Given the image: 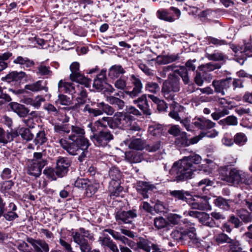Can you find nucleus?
I'll return each instance as SVG.
<instances>
[{"instance_id": "nucleus-1", "label": "nucleus", "mask_w": 252, "mask_h": 252, "mask_svg": "<svg viewBox=\"0 0 252 252\" xmlns=\"http://www.w3.org/2000/svg\"><path fill=\"white\" fill-rule=\"evenodd\" d=\"M201 160V157L197 154L184 157L174 163L170 171V174L175 177L174 181L177 183L191 179L193 172L196 171L194 165L200 163Z\"/></svg>"}, {"instance_id": "nucleus-2", "label": "nucleus", "mask_w": 252, "mask_h": 252, "mask_svg": "<svg viewBox=\"0 0 252 252\" xmlns=\"http://www.w3.org/2000/svg\"><path fill=\"white\" fill-rule=\"evenodd\" d=\"M180 79L175 75H170L162 85L161 93L168 101L173 100L174 93L180 91Z\"/></svg>"}, {"instance_id": "nucleus-3", "label": "nucleus", "mask_w": 252, "mask_h": 252, "mask_svg": "<svg viewBox=\"0 0 252 252\" xmlns=\"http://www.w3.org/2000/svg\"><path fill=\"white\" fill-rule=\"evenodd\" d=\"M59 143L60 146L71 155H76L81 153V155L78 158L80 161H82L83 158L86 157V150L88 148H83L80 141L68 142L66 139L61 138L59 140Z\"/></svg>"}, {"instance_id": "nucleus-4", "label": "nucleus", "mask_w": 252, "mask_h": 252, "mask_svg": "<svg viewBox=\"0 0 252 252\" xmlns=\"http://www.w3.org/2000/svg\"><path fill=\"white\" fill-rule=\"evenodd\" d=\"M71 162L68 158L59 157L56 161L55 169L54 170L52 168L46 169L44 170L43 173L47 175L49 178L54 180L55 179L52 176V174H53L54 172L59 177H63L67 174Z\"/></svg>"}, {"instance_id": "nucleus-5", "label": "nucleus", "mask_w": 252, "mask_h": 252, "mask_svg": "<svg viewBox=\"0 0 252 252\" xmlns=\"http://www.w3.org/2000/svg\"><path fill=\"white\" fill-rule=\"evenodd\" d=\"M97 106L99 109H93L91 108L89 105H86L83 109V111L84 112H88L90 115L94 117L101 115L103 113L108 115H112L115 112V110L112 107L103 102L98 103Z\"/></svg>"}, {"instance_id": "nucleus-6", "label": "nucleus", "mask_w": 252, "mask_h": 252, "mask_svg": "<svg viewBox=\"0 0 252 252\" xmlns=\"http://www.w3.org/2000/svg\"><path fill=\"white\" fill-rule=\"evenodd\" d=\"M114 138L113 135L109 130H102L91 136V140L98 147H105Z\"/></svg>"}, {"instance_id": "nucleus-7", "label": "nucleus", "mask_w": 252, "mask_h": 252, "mask_svg": "<svg viewBox=\"0 0 252 252\" xmlns=\"http://www.w3.org/2000/svg\"><path fill=\"white\" fill-rule=\"evenodd\" d=\"M79 67L80 65L78 62H74L71 64L70 69L71 73L70 75V78L72 81L76 82L84 85L86 87H89L91 80L80 74L79 72Z\"/></svg>"}, {"instance_id": "nucleus-8", "label": "nucleus", "mask_w": 252, "mask_h": 252, "mask_svg": "<svg viewBox=\"0 0 252 252\" xmlns=\"http://www.w3.org/2000/svg\"><path fill=\"white\" fill-rule=\"evenodd\" d=\"M248 175L242 171L233 168L229 172V175L225 177V180L233 184H238L240 183L249 185V179Z\"/></svg>"}, {"instance_id": "nucleus-9", "label": "nucleus", "mask_w": 252, "mask_h": 252, "mask_svg": "<svg viewBox=\"0 0 252 252\" xmlns=\"http://www.w3.org/2000/svg\"><path fill=\"white\" fill-rule=\"evenodd\" d=\"M84 129L77 126H71V134L68 136V139L72 141H80L83 148H88L89 146V141L84 137Z\"/></svg>"}, {"instance_id": "nucleus-10", "label": "nucleus", "mask_w": 252, "mask_h": 252, "mask_svg": "<svg viewBox=\"0 0 252 252\" xmlns=\"http://www.w3.org/2000/svg\"><path fill=\"white\" fill-rule=\"evenodd\" d=\"M133 117L125 112H117L112 118L113 128L117 127H126L130 125Z\"/></svg>"}, {"instance_id": "nucleus-11", "label": "nucleus", "mask_w": 252, "mask_h": 252, "mask_svg": "<svg viewBox=\"0 0 252 252\" xmlns=\"http://www.w3.org/2000/svg\"><path fill=\"white\" fill-rule=\"evenodd\" d=\"M187 203L193 209L205 210L210 209L208 198L206 196L200 197L195 196V197L189 198Z\"/></svg>"}, {"instance_id": "nucleus-12", "label": "nucleus", "mask_w": 252, "mask_h": 252, "mask_svg": "<svg viewBox=\"0 0 252 252\" xmlns=\"http://www.w3.org/2000/svg\"><path fill=\"white\" fill-rule=\"evenodd\" d=\"M136 216L135 210L120 211L116 213L115 218L119 223H131Z\"/></svg>"}, {"instance_id": "nucleus-13", "label": "nucleus", "mask_w": 252, "mask_h": 252, "mask_svg": "<svg viewBox=\"0 0 252 252\" xmlns=\"http://www.w3.org/2000/svg\"><path fill=\"white\" fill-rule=\"evenodd\" d=\"M232 79L231 78L219 80H214L212 82V86L215 89V91L217 93H220L224 95L225 94V91L230 87L232 84Z\"/></svg>"}, {"instance_id": "nucleus-14", "label": "nucleus", "mask_w": 252, "mask_h": 252, "mask_svg": "<svg viewBox=\"0 0 252 252\" xmlns=\"http://www.w3.org/2000/svg\"><path fill=\"white\" fill-rule=\"evenodd\" d=\"M190 125L192 126L193 129L196 127L201 130H207L214 127L216 123L205 118L196 117L192 120Z\"/></svg>"}, {"instance_id": "nucleus-15", "label": "nucleus", "mask_w": 252, "mask_h": 252, "mask_svg": "<svg viewBox=\"0 0 252 252\" xmlns=\"http://www.w3.org/2000/svg\"><path fill=\"white\" fill-rule=\"evenodd\" d=\"M27 241L32 246L36 252H49V251L48 244L43 240L28 237Z\"/></svg>"}, {"instance_id": "nucleus-16", "label": "nucleus", "mask_w": 252, "mask_h": 252, "mask_svg": "<svg viewBox=\"0 0 252 252\" xmlns=\"http://www.w3.org/2000/svg\"><path fill=\"white\" fill-rule=\"evenodd\" d=\"M130 80L134 88L132 91H126L125 93L131 98H133L141 93L143 85L141 80L134 75H131Z\"/></svg>"}, {"instance_id": "nucleus-17", "label": "nucleus", "mask_w": 252, "mask_h": 252, "mask_svg": "<svg viewBox=\"0 0 252 252\" xmlns=\"http://www.w3.org/2000/svg\"><path fill=\"white\" fill-rule=\"evenodd\" d=\"M94 126L92 123H90L88 126L91 128L93 132H95L99 127H106L109 126L110 128H113L112 118L104 117L102 119L95 121L94 123Z\"/></svg>"}, {"instance_id": "nucleus-18", "label": "nucleus", "mask_w": 252, "mask_h": 252, "mask_svg": "<svg viewBox=\"0 0 252 252\" xmlns=\"http://www.w3.org/2000/svg\"><path fill=\"white\" fill-rule=\"evenodd\" d=\"M154 189H155L154 185L147 182L139 181L136 185L137 192L142 195L143 197L144 198H148L149 196L148 193L149 191H152Z\"/></svg>"}, {"instance_id": "nucleus-19", "label": "nucleus", "mask_w": 252, "mask_h": 252, "mask_svg": "<svg viewBox=\"0 0 252 252\" xmlns=\"http://www.w3.org/2000/svg\"><path fill=\"white\" fill-rule=\"evenodd\" d=\"M44 165L39 164L34 160H30L28 164V173L35 177H39L41 173V170Z\"/></svg>"}, {"instance_id": "nucleus-20", "label": "nucleus", "mask_w": 252, "mask_h": 252, "mask_svg": "<svg viewBox=\"0 0 252 252\" xmlns=\"http://www.w3.org/2000/svg\"><path fill=\"white\" fill-rule=\"evenodd\" d=\"M133 103L137 104L138 107L143 111L145 115H151V111L149 108L146 95L143 94L138 99L134 100Z\"/></svg>"}, {"instance_id": "nucleus-21", "label": "nucleus", "mask_w": 252, "mask_h": 252, "mask_svg": "<svg viewBox=\"0 0 252 252\" xmlns=\"http://www.w3.org/2000/svg\"><path fill=\"white\" fill-rule=\"evenodd\" d=\"M11 109L20 117H25L29 113L30 110L25 105L12 102L9 104Z\"/></svg>"}, {"instance_id": "nucleus-22", "label": "nucleus", "mask_w": 252, "mask_h": 252, "mask_svg": "<svg viewBox=\"0 0 252 252\" xmlns=\"http://www.w3.org/2000/svg\"><path fill=\"white\" fill-rule=\"evenodd\" d=\"M169 115L170 117L175 120L180 121L187 131H192L193 126L190 125V120L188 118L182 120L179 116L178 113L175 110L171 111L169 113Z\"/></svg>"}, {"instance_id": "nucleus-23", "label": "nucleus", "mask_w": 252, "mask_h": 252, "mask_svg": "<svg viewBox=\"0 0 252 252\" xmlns=\"http://www.w3.org/2000/svg\"><path fill=\"white\" fill-rule=\"evenodd\" d=\"M179 136L180 137L178 139L181 144L185 146L197 143L199 141L200 137H201V135H198L189 139L188 138L187 133L186 132H182Z\"/></svg>"}, {"instance_id": "nucleus-24", "label": "nucleus", "mask_w": 252, "mask_h": 252, "mask_svg": "<svg viewBox=\"0 0 252 252\" xmlns=\"http://www.w3.org/2000/svg\"><path fill=\"white\" fill-rule=\"evenodd\" d=\"M195 231L196 230L194 226V224H191L189 228L184 231V236L185 238L184 240H187L188 239H189L193 244L198 246L199 243V241L198 239L197 238Z\"/></svg>"}, {"instance_id": "nucleus-25", "label": "nucleus", "mask_w": 252, "mask_h": 252, "mask_svg": "<svg viewBox=\"0 0 252 252\" xmlns=\"http://www.w3.org/2000/svg\"><path fill=\"white\" fill-rule=\"evenodd\" d=\"M169 194L172 197L175 198L176 199L185 201L187 203L189 200V198H187V197L191 196L189 191L183 189L171 190L170 191Z\"/></svg>"}, {"instance_id": "nucleus-26", "label": "nucleus", "mask_w": 252, "mask_h": 252, "mask_svg": "<svg viewBox=\"0 0 252 252\" xmlns=\"http://www.w3.org/2000/svg\"><path fill=\"white\" fill-rule=\"evenodd\" d=\"M43 84H45V83H44L41 80H39L33 83L26 85L25 86V89L33 92H38L41 90L47 92L48 88L45 85H43Z\"/></svg>"}, {"instance_id": "nucleus-27", "label": "nucleus", "mask_w": 252, "mask_h": 252, "mask_svg": "<svg viewBox=\"0 0 252 252\" xmlns=\"http://www.w3.org/2000/svg\"><path fill=\"white\" fill-rule=\"evenodd\" d=\"M58 90L60 92H64L72 94L75 93L74 87L71 83L61 80L58 83Z\"/></svg>"}, {"instance_id": "nucleus-28", "label": "nucleus", "mask_w": 252, "mask_h": 252, "mask_svg": "<svg viewBox=\"0 0 252 252\" xmlns=\"http://www.w3.org/2000/svg\"><path fill=\"white\" fill-rule=\"evenodd\" d=\"M17 208L13 203H10L8 208H6V212L3 214L4 218L8 221L13 220L18 217V215L15 212Z\"/></svg>"}, {"instance_id": "nucleus-29", "label": "nucleus", "mask_w": 252, "mask_h": 252, "mask_svg": "<svg viewBox=\"0 0 252 252\" xmlns=\"http://www.w3.org/2000/svg\"><path fill=\"white\" fill-rule=\"evenodd\" d=\"M25 72L23 71L17 72L12 71L8 74L5 77L6 81L10 82L12 81H18L26 76Z\"/></svg>"}, {"instance_id": "nucleus-30", "label": "nucleus", "mask_w": 252, "mask_h": 252, "mask_svg": "<svg viewBox=\"0 0 252 252\" xmlns=\"http://www.w3.org/2000/svg\"><path fill=\"white\" fill-rule=\"evenodd\" d=\"M123 188L120 186V182H110L109 191L111 196H118L120 193L122 191Z\"/></svg>"}, {"instance_id": "nucleus-31", "label": "nucleus", "mask_w": 252, "mask_h": 252, "mask_svg": "<svg viewBox=\"0 0 252 252\" xmlns=\"http://www.w3.org/2000/svg\"><path fill=\"white\" fill-rule=\"evenodd\" d=\"M145 142L140 138H134L131 140L129 148L136 150H142L145 148Z\"/></svg>"}, {"instance_id": "nucleus-32", "label": "nucleus", "mask_w": 252, "mask_h": 252, "mask_svg": "<svg viewBox=\"0 0 252 252\" xmlns=\"http://www.w3.org/2000/svg\"><path fill=\"white\" fill-rule=\"evenodd\" d=\"M158 60L159 63L161 64H167L179 59L178 54L167 55L166 56H158Z\"/></svg>"}, {"instance_id": "nucleus-33", "label": "nucleus", "mask_w": 252, "mask_h": 252, "mask_svg": "<svg viewBox=\"0 0 252 252\" xmlns=\"http://www.w3.org/2000/svg\"><path fill=\"white\" fill-rule=\"evenodd\" d=\"M125 72V71L121 65H115L109 69L108 75L111 78H115Z\"/></svg>"}, {"instance_id": "nucleus-34", "label": "nucleus", "mask_w": 252, "mask_h": 252, "mask_svg": "<svg viewBox=\"0 0 252 252\" xmlns=\"http://www.w3.org/2000/svg\"><path fill=\"white\" fill-rule=\"evenodd\" d=\"M48 140V138L46 136L45 132L44 130H40L38 131L33 140V143L38 147L40 146L43 145Z\"/></svg>"}, {"instance_id": "nucleus-35", "label": "nucleus", "mask_w": 252, "mask_h": 252, "mask_svg": "<svg viewBox=\"0 0 252 252\" xmlns=\"http://www.w3.org/2000/svg\"><path fill=\"white\" fill-rule=\"evenodd\" d=\"M14 63L23 65L26 67H31L34 65V63L33 61L30 60L26 57L22 56L17 57L13 61Z\"/></svg>"}, {"instance_id": "nucleus-36", "label": "nucleus", "mask_w": 252, "mask_h": 252, "mask_svg": "<svg viewBox=\"0 0 252 252\" xmlns=\"http://www.w3.org/2000/svg\"><path fill=\"white\" fill-rule=\"evenodd\" d=\"M13 140V135L11 132L5 131L0 127V143L6 144Z\"/></svg>"}, {"instance_id": "nucleus-37", "label": "nucleus", "mask_w": 252, "mask_h": 252, "mask_svg": "<svg viewBox=\"0 0 252 252\" xmlns=\"http://www.w3.org/2000/svg\"><path fill=\"white\" fill-rule=\"evenodd\" d=\"M126 158L131 163H138L143 159L142 156L139 153L132 152L126 155Z\"/></svg>"}, {"instance_id": "nucleus-38", "label": "nucleus", "mask_w": 252, "mask_h": 252, "mask_svg": "<svg viewBox=\"0 0 252 252\" xmlns=\"http://www.w3.org/2000/svg\"><path fill=\"white\" fill-rule=\"evenodd\" d=\"M230 200H227L222 197H219L214 200L215 204L224 210H228L230 208Z\"/></svg>"}, {"instance_id": "nucleus-39", "label": "nucleus", "mask_w": 252, "mask_h": 252, "mask_svg": "<svg viewBox=\"0 0 252 252\" xmlns=\"http://www.w3.org/2000/svg\"><path fill=\"white\" fill-rule=\"evenodd\" d=\"M44 109L52 116L58 117L60 114V108H57L51 103L46 104L44 106Z\"/></svg>"}, {"instance_id": "nucleus-40", "label": "nucleus", "mask_w": 252, "mask_h": 252, "mask_svg": "<svg viewBox=\"0 0 252 252\" xmlns=\"http://www.w3.org/2000/svg\"><path fill=\"white\" fill-rule=\"evenodd\" d=\"M106 100L112 105H116L119 109H122L125 106L123 100L114 96H109L106 97Z\"/></svg>"}, {"instance_id": "nucleus-41", "label": "nucleus", "mask_w": 252, "mask_h": 252, "mask_svg": "<svg viewBox=\"0 0 252 252\" xmlns=\"http://www.w3.org/2000/svg\"><path fill=\"white\" fill-rule=\"evenodd\" d=\"M18 132L23 139L30 141L33 138V135L31 133L30 130L28 128L20 127L18 129Z\"/></svg>"}, {"instance_id": "nucleus-42", "label": "nucleus", "mask_w": 252, "mask_h": 252, "mask_svg": "<svg viewBox=\"0 0 252 252\" xmlns=\"http://www.w3.org/2000/svg\"><path fill=\"white\" fill-rule=\"evenodd\" d=\"M36 74L41 76L51 75L52 71L50 69L49 66L41 63L37 67Z\"/></svg>"}, {"instance_id": "nucleus-43", "label": "nucleus", "mask_w": 252, "mask_h": 252, "mask_svg": "<svg viewBox=\"0 0 252 252\" xmlns=\"http://www.w3.org/2000/svg\"><path fill=\"white\" fill-rule=\"evenodd\" d=\"M175 73L179 75L182 78L185 84L189 83V80L188 76L187 69L184 66H181L179 69L175 70Z\"/></svg>"}, {"instance_id": "nucleus-44", "label": "nucleus", "mask_w": 252, "mask_h": 252, "mask_svg": "<svg viewBox=\"0 0 252 252\" xmlns=\"http://www.w3.org/2000/svg\"><path fill=\"white\" fill-rule=\"evenodd\" d=\"M109 175L111 179L110 182H120V179L121 177V173L117 168L114 167L111 168L109 172Z\"/></svg>"}, {"instance_id": "nucleus-45", "label": "nucleus", "mask_w": 252, "mask_h": 252, "mask_svg": "<svg viewBox=\"0 0 252 252\" xmlns=\"http://www.w3.org/2000/svg\"><path fill=\"white\" fill-rule=\"evenodd\" d=\"M247 141V137L244 133H237L234 137V142L238 145H243Z\"/></svg>"}, {"instance_id": "nucleus-46", "label": "nucleus", "mask_w": 252, "mask_h": 252, "mask_svg": "<svg viewBox=\"0 0 252 252\" xmlns=\"http://www.w3.org/2000/svg\"><path fill=\"white\" fill-rule=\"evenodd\" d=\"M206 57L210 61H223L226 57L221 53L215 52L213 54H207Z\"/></svg>"}, {"instance_id": "nucleus-47", "label": "nucleus", "mask_w": 252, "mask_h": 252, "mask_svg": "<svg viewBox=\"0 0 252 252\" xmlns=\"http://www.w3.org/2000/svg\"><path fill=\"white\" fill-rule=\"evenodd\" d=\"M158 17L165 21L172 22L174 21V18L169 15V13L165 10H158L157 12Z\"/></svg>"}, {"instance_id": "nucleus-48", "label": "nucleus", "mask_w": 252, "mask_h": 252, "mask_svg": "<svg viewBox=\"0 0 252 252\" xmlns=\"http://www.w3.org/2000/svg\"><path fill=\"white\" fill-rule=\"evenodd\" d=\"M86 188V194L89 196H91L94 194L97 191L98 188V184L93 183L89 181V184Z\"/></svg>"}, {"instance_id": "nucleus-49", "label": "nucleus", "mask_w": 252, "mask_h": 252, "mask_svg": "<svg viewBox=\"0 0 252 252\" xmlns=\"http://www.w3.org/2000/svg\"><path fill=\"white\" fill-rule=\"evenodd\" d=\"M167 224L168 222L162 217L156 218L154 219V225L158 229L165 227Z\"/></svg>"}, {"instance_id": "nucleus-50", "label": "nucleus", "mask_w": 252, "mask_h": 252, "mask_svg": "<svg viewBox=\"0 0 252 252\" xmlns=\"http://www.w3.org/2000/svg\"><path fill=\"white\" fill-rule=\"evenodd\" d=\"M56 103L62 105H69L71 103V101L69 97L64 94H59L58 99L56 101Z\"/></svg>"}, {"instance_id": "nucleus-51", "label": "nucleus", "mask_w": 252, "mask_h": 252, "mask_svg": "<svg viewBox=\"0 0 252 252\" xmlns=\"http://www.w3.org/2000/svg\"><path fill=\"white\" fill-rule=\"evenodd\" d=\"M137 248L143 249L147 252H150L151 251L150 243L147 240L144 239L140 240V241L137 243Z\"/></svg>"}, {"instance_id": "nucleus-52", "label": "nucleus", "mask_w": 252, "mask_h": 252, "mask_svg": "<svg viewBox=\"0 0 252 252\" xmlns=\"http://www.w3.org/2000/svg\"><path fill=\"white\" fill-rule=\"evenodd\" d=\"M146 90L152 93H156L159 90L158 85L155 82H148L145 86Z\"/></svg>"}, {"instance_id": "nucleus-53", "label": "nucleus", "mask_w": 252, "mask_h": 252, "mask_svg": "<svg viewBox=\"0 0 252 252\" xmlns=\"http://www.w3.org/2000/svg\"><path fill=\"white\" fill-rule=\"evenodd\" d=\"M231 238H229L226 234L221 233L215 236V240L218 244H223L224 243H228L230 241Z\"/></svg>"}, {"instance_id": "nucleus-54", "label": "nucleus", "mask_w": 252, "mask_h": 252, "mask_svg": "<svg viewBox=\"0 0 252 252\" xmlns=\"http://www.w3.org/2000/svg\"><path fill=\"white\" fill-rule=\"evenodd\" d=\"M72 236L74 242L76 243H81V242L86 241L85 237L81 233L79 229L72 233Z\"/></svg>"}, {"instance_id": "nucleus-55", "label": "nucleus", "mask_w": 252, "mask_h": 252, "mask_svg": "<svg viewBox=\"0 0 252 252\" xmlns=\"http://www.w3.org/2000/svg\"><path fill=\"white\" fill-rule=\"evenodd\" d=\"M54 131L59 133H69L70 128L66 125H57L54 127Z\"/></svg>"}, {"instance_id": "nucleus-56", "label": "nucleus", "mask_w": 252, "mask_h": 252, "mask_svg": "<svg viewBox=\"0 0 252 252\" xmlns=\"http://www.w3.org/2000/svg\"><path fill=\"white\" fill-rule=\"evenodd\" d=\"M89 184V180L87 179L78 178L74 183V186L78 188L86 189Z\"/></svg>"}, {"instance_id": "nucleus-57", "label": "nucleus", "mask_w": 252, "mask_h": 252, "mask_svg": "<svg viewBox=\"0 0 252 252\" xmlns=\"http://www.w3.org/2000/svg\"><path fill=\"white\" fill-rule=\"evenodd\" d=\"M240 53H244L248 56H252V44L246 43L243 46H242L240 48Z\"/></svg>"}, {"instance_id": "nucleus-58", "label": "nucleus", "mask_w": 252, "mask_h": 252, "mask_svg": "<svg viewBox=\"0 0 252 252\" xmlns=\"http://www.w3.org/2000/svg\"><path fill=\"white\" fill-rule=\"evenodd\" d=\"M228 244H229V248L231 252H238V250L242 249L240 247V243L236 240L231 239Z\"/></svg>"}, {"instance_id": "nucleus-59", "label": "nucleus", "mask_w": 252, "mask_h": 252, "mask_svg": "<svg viewBox=\"0 0 252 252\" xmlns=\"http://www.w3.org/2000/svg\"><path fill=\"white\" fill-rule=\"evenodd\" d=\"M45 98L41 95H38L33 98L32 106L36 109H38L41 105V103L44 102Z\"/></svg>"}, {"instance_id": "nucleus-60", "label": "nucleus", "mask_w": 252, "mask_h": 252, "mask_svg": "<svg viewBox=\"0 0 252 252\" xmlns=\"http://www.w3.org/2000/svg\"><path fill=\"white\" fill-rule=\"evenodd\" d=\"M223 122L227 125L236 126L238 124L237 119L234 116H229L225 118L223 120H221L220 122Z\"/></svg>"}, {"instance_id": "nucleus-61", "label": "nucleus", "mask_w": 252, "mask_h": 252, "mask_svg": "<svg viewBox=\"0 0 252 252\" xmlns=\"http://www.w3.org/2000/svg\"><path fill=\"white\" fill-rule=\"evenodd\" d=\"M199 135H201V137L199 138L200 140L205 136L210 138H213L217 137L219 135V132L216 129H213L211 131H207V132H201Z\"/></svg>"}, {"instance_id": "nucleus-62", "label": "nucleus", "mask_w": 252, "mask_h": 252, "mask_svg": "<svg viewBox=\"0 0 252 252\" xmlns=\"http://www.w3.org/2000/svg\"><path fill=\"white\" fill-rule=\"evenodd\" d=\"M229 114V111L228 109L226 108H224L222 111L219 112H215L211 114L212 118L214 120H218L220 117H223L226 115H228Z\"/></svg>"}, {"instance_id": "nucleus-63", "label": "nucleus", "mask_w": 252, "mask_h": 252, "mask_svg": "<svg viewBox=\"0 0 252 252\" xmlns=\"http://www.w3.org/2000/svg\"><path fill=\"white\" fill-rule=\"evenodd\" d=\"M219 67L217 64L210 63L201 65L200 68L201 70L204 71H211Z\"/></svg>"}, {"instance_id": "nucleus-64", "label": "nucleus", "mask_w": 252, "mask_h": 252, "mask_svg": "<svg viewBox=\"0 0 252 252\" xmlns=\"http://www.w3.org/2000/svg\"><path fill=\"white\" fill-rule=\"evenodd\" d=\"M59 243L65 252H72V248L71 245L62 238L60 239Z\"/></svg>"}]
</instances>
